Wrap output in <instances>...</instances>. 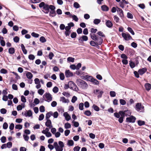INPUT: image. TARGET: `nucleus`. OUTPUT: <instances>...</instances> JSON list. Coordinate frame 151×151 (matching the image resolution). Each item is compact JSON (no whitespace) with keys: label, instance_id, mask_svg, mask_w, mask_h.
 I'll return each instance as SVG.
<instances>
[{"label":"nucleus","instance_id":"obj_1","mask_svg":"<svg viewBox=\"0 0 151 151\" xmlns=\"http://www.w3.org/2000/svg\"><path fill=\"white\" fill-rule=\"evenodd\" d=\"M90 35L91 39L96 42L97 45H101L102 44L103 40L100 37L95 34L91 33Z\"/></svg>","mask_w":151,"mask_h":151},{"label":"nucleus","instance_id":"obj_2","mask_svg":"<svg viewBox=\"0 0 151 151\" xmlns=\"http://www.w3.org/2000/svg\"><path fill=\"white\" fill-rule=\"evenodd\" d=\"M76 83L78 86L84 89H87L88 87L87 83L83 80L80 79H77Z\"/></svg>","mask_w":151,"mask_h":151},{"label":"nucleus","instance_id":"obj_3","mask_svg":"<svg viewBox=\"0 0 151 151\" xmlns=\"http://www.w3.org/2000/svg\"><path fill=\"white\" fill-rule=\"evenodd\" d=\"M43 100L47 102L52 101V97L51 94L48 93H46L43 96Z\"/></svg>","mask_w":151,"mask_h":151},{"label":"nucleus","instance_id":"obj_4","mask_svg":"<svg viewBox=\"0 0 151 151\" xmlns=\"http://www.w3.org/2000/svg\"><path fill=\"white\" fill-rule=\"evenodd\" d=\"M135 109L137 111L140 112H143L144 111V106L139 103H137Z\"/></svg>","mask_w":151,"mask_h":151},{"label":"nucleus","instance_id":"obj_5","mask_svg":"<svg viewBox=\"0 0 151 151\" xmlns=\"http://www.w3.org/2000/svg\"><path fill=\"white\" fill-rule=\"evenodd\" d=\"M122 37L126 41H129L132 39V37L128 32H122Z\"/></svg>","mask_w":151,"mask_h":151},{"label":"nucleus","instance_id":"obj_6","mask_svg":"<svg viewBox=\"0 0 151 151\" xmlns=\"http://www.w3.org/2000/svg\"><path fill=\"white\" fill-rule=\"evenodd\" d=\"M68 83L69 85H70V86L69 88L70 89L76 91H78L79 90L78 88L76 85L73 81H70Z\"/></svg>","mask_w":151,"mask_h":151},{"label":"nucleus","instance_id":"obj_7","mask_svg":"<svg viewBox=\"0 0 151 151\" xmlns=\"http://www.w3.org/2000/svg\"><path fill=\"white\" fill-rule=\"evenodd\" d=\"M88 40V37L86 35H83L79 37L78 39L79 43L81 44L83 43L84 41H86Z\"/></svg>","mask_w":151,"mask_h":151},{"label":"nucleus","instance_id":"obj_8","mask_svg":"<svg viewBox=\"0 0 151 151\" xmlns=\"http://www.w3.org/2000/svg\"><path fill=\"white\" fill-rule=\"evenodd\" d=\"M136 118L133 116H131L129 117H127L126 119L127 122L134 123L135 122Z\"/></svg>","mask_w":151,"mask_h":151},{"label":"nucleus","instance_id":"obj_9","mask_svg":"<svg viewBox=\"0 0 151 151\" xmlns=\"http://www.w3.org/2000/svg\"><path fill=\"white\" fill-rule=\"evenodd\" d=\"M53 145L56 151H62L63 150V148L59 147L57 142H55L54 143Z\"/></svg>","mask_w":151,"mask_h":151},{"label":"nucleus","instance_id":"obj_10","mask_svg":"<svg viewBox=\"0 0 151 151\" xmlns=\"http://www.w3.org/2000/svg\"><path fill=\"white\" fill-rule=\"evenodd\" d=\"M82 78L84 80L91 82L92 80L93 77L91 76L88 75H86L82 76Z\"/></svg>","mask_w":151,"mask_h":151},{"label":"nucleus","instance_id":"obj_11","mask_svg":"<svg viewBox=\"0 0 151 151\" xmlns=\"http://www.w3.org/2000/svg\"><path fill=\"white\" fill-rule=\"evenodd\" d=\"M45 125L50 129L52 127L51 122L50 120H47V121L45 123Z\"/></svg>","mask_w":151,"mask_h":151},{"label":"nucleus","instance_id":"obj_12","mask_svg":"<svg viewBox=\"0 0 151 151\" xmlns=\"http://www.w3.org/2000/svg\"><path fill=\"white\" fill-rule=\"evenodd\" d=\"M65 76L67 78L72 76L73 75L72 73L69 70L65 71Z\"/></svg>","mask_w":151,"mask_h":151},{"label":"nucleus","instance_id":"obj_13","mask_svg":"<svg viewBox=\"0 0 151 151\" xmlns=\"http://www.w3.org/2000/svg\"><path fill=\"white\" fill-rule=\"evenodd\" d=\"M32 113L31 110L26 111L24 114V115L26 117H30L32 116Z\"/></svg>","mask_w":151,"mask_h":151},{"label":"nucleus","instance_id":"obj_14","mask_svg":"<svg viewBox=\"0 0 151 151\" xmlns=\"http://www.w3.org/2000/svg\"><path fill=\"white\" fill-rule=\"evenodd\" d=\"M117 11L119 14L120 17L122 18L124 17L123 12V10L119 8H117Z\"/></svg>","mask_w":151,"mask_h":151},{"label":"nucleus","instance_id":"obj_15","mask_svg":"<svg viewBox=\"0 0 151 151\" xmlns=\"http://www.w3.org/2000/svg\"><path fill=\"white\" fill-rule=\"evenodd\" d=\"M63 116L65 117V119L67 121H68L71 119L70 116L67 112H65L64 113Z\"/></svg>","mask_w":151,"mask_h":151},{"label":"nucleus","instance_id":"obj_16","mask_svg":"<svg viewBox=\"0 0 151 151\" xmlns=\"http://www.w3.org/2000/svg\"><path fill=\"white\" fill-rule=\"evenodd\" d=\"M147 71V69L146 68H143L139 70L138 72L140 75L143 74Z\"/></svg>","mask_w":151,"mask_h":151},{"label":"nucleus","instance_id":"obj_17","mask_svg":"<svg viewBox=\"0 0 151 151\" xmlns=\"http://www.w3.org/2000/svg\"><path fill=\"white\" fill-rule=\"evenodd\" d=\"M106 25L107 27L109 28H111L113 26L112 22L109 20H106Z\"/></svg>","mask_w":151,"mask_h":151},{"label":"nucleus","instance_id":"obj_18","mask_svg":"<svg viewBox=\"0 0 151 151\" xmlns=\"http://www.w3.org/2000/svg\"><path fill=\"white\" fill-rule=\"evenodd\" d=\"M60 101L64 103H68L69 102V100L68 99H66L64 97H61L60 98Z\"/></svg>","mask_w":151,"mask_h":151},{"label":"nucleus","instance_id":"obj_19","mask_svg":"<svg viewBox=\"0 0 151 151\" xmlns=\"http://www.w3.org/2000/svg\"><path fill=\"white\" fill-rule=\"evenodd\" d=\"M145 86L146 90L148 91H149L151 88V85L149 83H145Z\"/></svg>","mask_w":151,"mask_h":151},{"label":"nucleus","instance_id":"obj_20","mask_svg":"<svg viewBox=\"0 0 151 151\" xmlns=\"http://www.w3.org/2000/svg\"><path fill=\"white\" fill-rule=\"evenodd\" d=\"M53 115V113L52 111H50L49 112L47 113L46 114V120H50L49 119L50 117L51 116H52Z\"/></svg>","mask_w":151,"mask_h":151},{"label":"nucleus","instance_id":"obj_21","mask_svg":"<svg viewBox=\"0 0 151 151\" xmlns=\"http://www.w3.org/2000/svg\"><path fill=\"white\" fill-rule=\"evenodd\" d=\"M56 14V12L54 10H51L50 12L49 15L52 17H54L55 16Z\"/></svg>","mask_w":151,"mask_h":151},{"label":"nucleus","instance_id":"obj_22","mask_svg":"<svg viewBox=\"0 0 151 151\" xmlns=\"http://www.w3.org/2000/svg\"><path fill=\"white\" fill-rule=\"evenodd\" d=\"M21 48L23 53L25 54H26L27 53V50L25 49V47L23 44L21 45Z\"/></svg>","mask_w":151,"mask_h":151},{"label":"nucleus","instance_id":"obj_23","mask_svg":"<svg viewBox=\"0 0 151 151\" xmlns=\"http://www.w3.org/2000/svg\"><path fill=\"white\" fill-rule=\"evenodd\" d=\"M26 76L27 78L29 79H31L33 77V75L32 73L29 72H27Z\"/></svg>","mask_w":151,"mask_h":151},{"label":"nucleus","instance_id":"obj_24","mask_svg":"<svg viewBox=\"0 0 151 151\" xmlns=\"http://www.w3.org/2000/svg\"><path fill=\"white\" fill-rule=\"evenodd\" d=\"M67 144L69 146H72L74 145V142L72 140H68L67 141Z\"/></svg>","mask_w":151,"mask_h":151},{"label":"nucleus","instance_id":"obj_25","mask_svg":"<svg viewBox=\"0 0 151 151\" xmlns=\"http://www.w3.org/2000/svg\"><path fill=\"white\" fill-rule=\"evenodd\" d=\"M92 80L91 81L92 82L93 84L96 85H98L99 84V81L95 78H93Z\"/></svg>","mask_w":151,"mask_h":151},{"label":"nucleus","instance_id":"obj_26","mask_svg":"<svg viewBox=\"0 0 151 151\" xmlns=\"http://www.w3.org/2000/svg\"><path fill=\"white\" fill-rule=\"evenodd\" d=\"M102 10L103 11H107L109 10L108 7L105 5H104L101 6Z\"/></svg>","mask_w":151,"mask_h":151},{"label":"nucleus","instance_id":"obj_27","mask_svg":"<svg viewBox=\"0 0 151 151\" xmlns=\"http://www.w3.org/2000/svg\"><path fill=\"white\" fill-rule=\"evenodd\" d=\"M137 123L139 126H142L145 124V122L143 121L139 120L137 121Z\"/></svg>","mask_w":151,"mask_h":151},{"label":"nucleus","instance_id":"obj_28","mask_svg":"<svg viewBox=\"0 0 151 151\" xmlns=\"http://www.w3.org/2000/svg\"><path fill=\"white\" fill-rule=\"evenodd\" d=\"M131 114V112L129 110H127L124 111L125 116H129Z\"/></svg>","mask_w":151,"mask_h":151},{"label":"nucleus","instance_id":"obj_29","mask_svg":"<svg viewBox=\"0 0 151 151\" xmlns=\"http://www.w3.org/2000/svg\"><path fill=\"white\" fill-rule=\"evenodd\" d=\"M15 50L14 48H10L9 49V52L10 54H13L14 53Z\"/></svg>","mask_w":151,"mask_h":151},{"label":"nucleus","instance_id":"obj_30","mask_svg":"<svg viewBox=\"0 0 151 151\" xmlns=\"http://www.w3.org/2000/svg\"><path fill=\"white\" fill-rule=\"evenodd\" d=\"M90 44L92 46H94V47H95L96 46L98 45H97V43H96V42L93 40L91 41L90 42Z\"/></svg>","mask_w":151,"mask_h":151},{"label":"nucleus","instance_id":"obj_31","mask_svg":"<svg viewBox=\"0 0 151 151\" xmlns=\"http://www.w3.org/2000/svg\"><path fill=\"white\" fill-rule=\"evenodd\" d=\"M44 90L41 88L39 89L38 91L37 92L40 95H42L44 92Z\"/></svg>","mask_w":151,"mask_h":151},{"label":"nucleus","instance_id":"obj_32","mask_svg":"<svg viewBox=\"0 0 151 151\" xmlns=\"http://www.w3.org/2000/svg\"><path fill=\"white\" fill-rule=\"evenodd\" d=\"M101 22V20L99 19H95L94 20L93 23L95 24H98Z\"/></svg>","mask_w":151,"mask_h":151},{"label":"nucleus","instance_id":"obj_33","mask_svg":"<svg viewBox=\"0 0 151 151\" xmlns=\"http://www.w3.org/2000/svg\"><path fill=\"white\" fill-rule=\"evenodd\" d=\"M92 108L96 111H98L99 110V108L95 104H93Z\"/></svg>","mask_w":151,"mask_h":151},{"label":"nucleus","instance_id":"obj_34","mask_svg":"<svg viewBox=\"0 0 151 151\" xmlns=\"http://www.w3.org/2000/svg\"><path fill=\"white\" fill-rule=\"evenodd\" d=\"M128 31L130 32L132 35H134V32L132 28L130 27H128L127 28Z\"/></svg>","mask_w":151,"mask_h":151},{"label":"nucleus","instance_id":"obj_35","mask_svg":"<svg viewBox=\"0 0 151 151\" xmlns=\"http://www.w3.org/2000/svg\"><path fill=\"white\" fill-rule=\"evenodd\" d=\"M65 128L66 129H69L71 128L70 124L68 123H66L65 124Z\"/></svg>","mask_w":151,"mask_h":151},{"label":"nucleus","instance_id":"obj_36","mask_svg":"<svg viewBox=\"0 0 151 151\" xmlns=\"http://www.w3.org/2000/svg\"><path fill=\"white\" fill-rule=\"evenodd\" d=\"M75 58L71 57H69L67 58V61L69 62L73 63L74 61Z\"/></svg>","mask_w":151,"mask_h":151},{"label":"nucleus","instance_id":"obj_37","mask_svg":"<svg viewBox=\"0 0 151 151\" xmlns=\"http://www.w3.org/2000/svg\"><path fill=\"white\" fill-rule=\"evenodd\" d=\"M40 40L42 43H44L46 41V39L43 36H42L40 38Z\"/></svg>","mask_w":151,"mask_h":151},{"label":"nucleus","instance_id":"obj_38","mask_svg":"<svg viewBox=\"0 0 151 151\" xmlns=\"http://www.w3.org/2000/svg\"><path fill=\"white\" fill-rule=\"evenodd\" d=\"M129 65L132 68H133L135 67V65L134 63L132 61H129Z\"/></svg>","mask_w":151,"mask_h":151},{"label":"nucleus","instance_id":"obj_39","mask_svg":"<svg viewBox=\"0 0 151 151\" xmlns=\"http://www.w3.org/2000/svg\"><path fill=\"white\" fill-rule=\"evenodd\" d=\"M84 114L88 116H90L91 114V113L90 111L87 110L85 111Z\"/></svg>","mask_w":151,"mask_h":151},{"label":"nucleus","instance_id":"obj_40","mask_svg":"<svg viewBox=\"0 0 151 151\" xmlns=\"http://www.w3.org/2000/svg\"><path fill=\"white\" fill-rule=\"evenodd\" d=\"M73 6L76 9L80 7V5L77 2H75L74 3Z\"/></svg>","mask_w":151,"mask_h":151},{"label":"nucleus","instance_id":"obj_41","mask_svg":"<svg viewBox=\"0 0 151 151\" xmlns=\"http://www.w3.org/2000/svg\"><path fill=\"white\" fill-rule=\"evenodd\" d=\"M110 95L111 97H114L116 95V93L115 91H111L110 92Z\"/></svg>","mask_w":151,"mask_h":151},{"label":"nucleus","instance_id":"obj_42","mask_svg":"<svg viewBox=\"0 0 151 151\" xmlns=\"http://www.w3.org/2000/svg\"><path fill=\"white\" fill-rule=\"evenodd\" d=\"M84 104L82 103H80L79 106V108L80 110H82L83 109Z\"/></svg>","mask_w":151,"mask_h":151},{"label":"nucleus","instance_id":"obj_43","mask_svg":"<svg viewBox=\"0 0 151 151\" xmlns=\"http://www.w3.org/2000/svg\"><path fill=\"white\" fill-rule=\"evenodd\" d=\"M19 38L17 36H15L13 38V40L14 42L17 43L19 41Z\"/></svg>","mask_w":151,"mask_h":151},{"label":"nucleus","instance_id":"obj_44","mask_svg":"<svg viewBox=\"0 0 151 151\" xmlns=\"http://www.w3.org/2000/svg\"><path fill=\"white\" fill-rule=\"evenodd\" d=\"M58 88L56 86H55L52 89L53 92L55 93H57L58 91Z\"/></svg>","mask_w":151,"mask_h":151},{"label":"nucleus","instance_id":"obj_45","mask_svg":"<svg viewBox=\"0 0 151 151\" xmlns=\"http://www.w3.org/2000/svg\"><path fill=\"white\" fill-rule=\"evenodd\" d=\"M119 101L120 104L122 105H124L126 104V101L123 99H120Z\"/></svg>","mask_w":151,"mask_h":151},{"label":"nucleus","instance_id":"obj_46","mask_svg":"<svg viewBox=\"0 0 151 151\" xmlns=\"http://www.w3.org/2000/svg\"><path fill=\"white\" fill-rule=\"evenodd\" d=\"M60 78L61 80H63L64 79L65 76L63 73H61L60 74Z\"/></svg>","mask_w":151,"mask_h":151},{"label":"nucleus","instance_id":"obj_47","mask_svg":"<svg viewBox=\"0 0 151 151\" xmlns=\"http://www.w3.org/2000/svg\"><path fill=\"white\" fill-rule=\"evenodd\" d=\"M119 113L120 115L121 116V117H124L125 116L124 115V111H120L119 112Z\"/></svg>","mask_w":151,"mask_h":151},{"label":"nucleus","instance_id":"obj_48","mask_svg":"<svg viewBox=\"0 0 151 151\" xmlns=\"http://www.w3.org/2000/svg\"><path fill=\"white\" fill-rule=\"evenodd\" d=\"M28 58L30 60H33L35 59V56L33 55L30 54L29 55Z\"/></svg>","mask_w":151,"mask_h":151},{"label":"nucleus","instance_id":"obj_49","mask_svg":"<svg viewBox=\"0 0 151 151\" xmlns=\"http://www.w3.org/2000/svg\"><path fill=\"white\" fill-rule=\"evenodd\" d=\"M7 112L6 110L4 108L1 109L0 110V112L1 114H5Z\"/></svg>","mask_w":151,"mask_h":151},{"label":"nucleus","instance_id":"obj_50","mask_svg":"<svg viewBox=\"0 0 151 151\" xmlns=\"http://www.w3.org/2000/svg\"><path fill=\"white\" fill-rule=\"evenodd\" d=\"M97 34L99 36L104 37H105V35L101 31H99L97 32Z\"/></svg>","mask_w":151,"mask_h":151},{"label":"nucleus","instance_id":"obj_51","mask_svg":"<svg viewBox=\"0 0 151 151\" xmlns=\"http://www.w3.org/2000/svg\"><path fill=\"white\" fill-rule=\"evenodd\" d=\"M40 111L41 112H44L45 111V108L43 106H41L40 107Z\"/></svg>","mask_w":151,"mask_h":151},{"label":"nucleus","instance_id":"obj_52","mask_svg":"<svg viewBox=\"0 0 151 151\" xmlns=\"http://www.w3.org/2000/svg\"><path fill=\"white\" fill-rule=\"evenodd\" d=\"M31 35L33 37L36 38L38 37L39 36V35L38 34L35 33L34 32L32 33Z\"/></svg>","mask_w":151,"mask_h":151},{"label":"nucleus","instance_id":"obj_53","mask_svg":"<svg viewBox=\"0 0 151 151\" xmlns=\"http://www.w3.org/2000/svg\"><path fill=\"white\" fill-rule=\"evenodd\" d=\"M22 127V126L21 124L16 125L15 127L16 129H21Z\"/></svg>","mask_w":151,"mask_h":151},{"label":"nucleus","instance_id":"obj_54","mask_svg":"<svg viewBox=\"0 0 151 151\" xmlns=\"http://www.w3.org/2000/svg\"><path fill=\"white\" fill-rule=\"evenodd\" d=\"M6 145V146L8 148H10L12 147V142H8Z\"/></svg>","mask_w":151,"mask_h":151},{"label":"nucleus","instance_id":"obj_55","mask_svg":"<svg viewBox=\"0 0 151 151\" xmlns=\"http://www.w3.org/2000/svg\"><path fill=\"white\" fill-rule=\"evenodd\" d=\"M77 97L75 96H74L73 97L72 100H71V102L73 103H74L77 100Z\"/></svg>","mask_w":151,"mask_h":151},{"label":"nucleus","instance_id":"obj_56","mask_svg":"<svg viewBox=\"0 0 151 151\" xmlns=\"http://www.w3.org/2000/svg\"><path fill=\"white\" fill-rule=\"evenodd\" d=\"M77 34L76 32H72L70 35L71 37L72 38H74L76 37Z\"/></svg>","mask_w":151,"mask_h":151},{"label":"nucleus","instance_id":"obj_57","mask_svg":"<svg viewBox=\"0 0 151 151\" xmlns=\"http://www.w3.org/2000/svg\"><path fill=\"white\" fill-rule=\"evenodd\" d=\"M35 83V84H37L40 83V81L38 78H35L34 80Z\"/></svg>","mask_w":151,"mask_h":151},{"label":"nucleus","instance_id":"obj_58","mask_svg":"<svg viewBox=\"0 0 151 151\" xmlns=\"http://www.w3.org/2000/svg\"><path fill=\"white\" fill-rule=\"evenodd\" d=\"M44 117V116L43 114H41L39 116V120L41 121L42 120Z\"/></svg>","mask_w":151,"mask_h":151},{"label":"nucleus","instance_id":"obj_59","mask_svg":"<svg viewBox=\"0 0 151 151\" xmlns=\"http://www.w3.org/2000/svg\"><path fill=\"white\" fill-rule=\"evenodd\" d=\"M58 144L59 145V146L60 147H62L63 148V147H64V144L63 142L59 141L58 142Z\"/></svg>","mask_w":151,"mask_h":151},{"label":"nucleus","instance_id":"obj_60","mask_svg":"<svg viewBox=\"0 0 151 151\" xmlns=\"http://www.w3.org/2000/svg\"><path fill=\"white\" fill-rule=\"evenodd\" d=\"M73 19L76 22H78V18L75 15H73L72 16Z\"/></svg>","mask_w":151,"mask_h":151},{"label":"nucleus","instance_id":"obj_61","mask_svg":"<svg viewBox=\"0 0 151 151\" xmlns=\"http://www.w3.org/2000/svg\"><path fill=\"white\" fill-rule=\"evenodd\" d=\"M127 17L128 18L132 19L133 18L132 15L129 12H128L127 14Z\"/></svg>","mask_w":151,"mask_h":151},{"label":"nucleus","instance_id":"obj_62","mask_svg":"<svg viewBox=\"0 0 151 151\" xmlns=\"http://www.w3.org/2000/svg\"><path fill=\"white\" fill-rule=\"evenodd\" d=\"M8 127V124L6 123H4L3 124V127L4 129H6Z\"/></svg>","mask_w":151,"mask_h":151},{"label":"nucleus","instance_id":"obj_63","mask_svg":"<svg viewBox=\"0 0 151 151\" xmlns=\"http://www.w3.org/2000/svg\"><path fill=\"white\" fill-rule=\"evenodd\" d=\"M1 140L2 143H4L6 142V137L4 136H3L1 138Z\"/></svg>","mask_w":151,"mask_h":151},{"label":"nucleus","instance_id":"obj_64","mask_svg":"<svg viewBox=\"0 0 151 151\" xmlns=\"http://www.w3.org/2000/svg\"><path fill=\"white\" fill-rule=\"evenodd\" d=\"M80 149V147L79 146H76L74 148V151H79Z\"/></svg>","mask_w":151,"mask_h":151}]
</instances>
